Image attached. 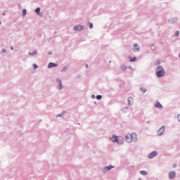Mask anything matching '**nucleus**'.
Returning <instances> with one entry per match:
<instances>
[{"instance_id":"1","label":"nucleus","mask_w":180,"mask_h":180,"mask_svg":"<svg viewBox=\"0 0 180 180\" xmlns=\"http://www.w3.org/2000/svg\"><path fill=\"white\" fill-rule=\"evenodd\" d=\"M125 140L127 143H132V141H137L138 138H137V134L136 133H132V134H127L125 136Z\"/></svg>"},{"instance_id":"2","label":"nucleus","mask_w":180,"mask_h":180,"mask_svg":"<svg viewBox=\"0 0 180 180\" xmlns=\"http://www.w3.org/2000/svg\"><path fill=\"white\" fill-rule=\"evenodd\" d=\"M156 75L158 78L164 77V75H165V70H164V68L158 66L156 69Z\"/></svg>"},{"instance_id":"3","label":"nucleus","mask_w":180,"mask_h":180,"mask_svg":"<svg viewBox=\"0 0 180 180\" xmlns=\"http://www.w3.org/2000/svg\"><path fill=\"white\" fill-rule=\"evenodd\" d=\"M111 140L113 143H117L118 144H123V142L124 141V139H123V137L116 136H112Z\"/></svg>"},{"instance_id":"4","label":"nucleus","mask_w":180,"mask_h":180,"mask_svg":"<svg viewBox=\"0 0 180 180\" xmlns=\"http://www.w3.org/2000/svg\"><path fill=\"white\" fill-rule=\"evenodd\" d=\"M74 30H75V32H82V30H84V27L82 25H75L74 27Z\"/></svg>"},{"instance_id":"5","label":"nucleus","mask_w":180,"mask_h":180,"mask_svg":"<svg viewBox=\"0 0 180 180\" xmlns=\"http://www.w3.org/2000/svg\"><path fill=\"white\" fill-rule=\"evenodd\" d=\"M165 131V127L162 126L160 129L158 131V134L159 136H162V134Z\"/></svg>"},{"instance_id":"6","label":"nucleus","mask_w":180,"mask_h":180,"mask_svg":"<svg viewBox=\"0 0 180 180\" xmlns=\"http://www.w3.org/2000/svg\"><path fill=\"white\" fill-rule=\"evenodd\" d=\"M176 176L175 172H170L169 173V179H174V178Z\"/></svg>"},{"instance_id":"7","label":"nucleus","mask_w":180,"mask_h":180,"mask_svg":"<svg viewBox=\"0 0 180 180\" xmlns=\"http://www.w3.org/2000/svg\"><path fill=\"white\" fill-rule=\"evenodd\" d=\"M134 53H137V51H140V46H139V44H134Z\"/></svg>"},{"instance_id":"8","label":"nucleus","mask_w":180,"mask_h":180,"mask_svg":"<svg viewBox=\"0 0 180 180\" xmlns=\"http://www.w3.org/2000/svg\"><path fill=\"white\" fill-rule=\"evenodd\" d=\"M58 63H50L48 65V68H53V67H58Z\"/></svg>"},{"instance_id":"9","label":"nucleus","mask_w":180,"mask_h":180,"mask_svg":"<svg viewBox=\"0 0 180 180\" xmlns=\"http://www.w3.org/2000/svg\"><path fill=\"white\" fill-rule=\"evenodd\" d=\"M155 155H157V152L153 151L152 153H150L148 155V158H154V157H155Z\"/></svg>"},{"instance_id":"10","label":"nucleus","mask_w":180,"mask_h":180,"mask_svg":"<svg viewBox=\"0 0 180 180\" xmlns=\"http://www.w3.org/2000/svg\"><path fill=\"white\" fill-rule=\"evenodd\" d=\"M155 107L158 108V109H162V105H161L158 101L155 103Z\"/></svg>"},{"instance_id":"11","label":"nucleus","mask_w":180,"mask_h":180,"mask_svg":"<svg viewBox=\"0 0 180 180\" xmlns=\"http://www.w3.org/2000/svg\"><path fill=\"white\" fill-rule=\"evenodd\" d=\"M134 98L131 96H129L128 98V105H131V103H133Z\"/></svg>"},{"instance_id":"12","label":"nucleus","mask_w":180,"mask_h":180,"mask_svg":"<svg viewBox=\"0 0 180 180\" xmlns=\"http://www.w3.org/2000/svg\"><path fill=\"white\" fill-rule=\"evenodd\" d=\"M112 168H113V166L110 165V166H107L105 167V171H110V169H112Z\"/></svg>"},{"instance_id":"13","label":"nucleus","mask_w":180,"mask_h":180,"mask_svg":"<svg viewBox=\"0 0 180 180\" xmlns=\"http://www.w3.org/2000/svg\"><path fill=\"white\" fill-rule=\"evenodd\" d=\"M141 91L143 92V94H146V92H147V89L145 87H141Z\"/></svg>"},{"instance_id":"14","label":"nucleus","mask_w":180,"mask_h":180,"mask_svg":"<svg viewBox=\"0 0 180 180\" xmlns=\"http://www.w3.org/2000/svg\"><path fill=\"white\" fill-rule=\"evenodd\" d=\"M36 54H37V51H34V52H30L29 53V55L30 56H34V55H36Z\"/></svg>"},{"instance_id":"15","label":"nucleus","mask_w":180,"mask_h":180,"mask_svg":"<svg viewBox=\"0 0 180 180\" xmlns=\"http://www.w3.org/2000/svg\"><path fill=\"white\" fill-rule=\"evenodd\" d=\"M35 13H37V15H39V13H40V8H37L35 9Z\"/></svg>"},{"instance_id":"16","label":"nucleus","mask_w":180,"mask_h":180,"mask_svg":"<svg viewBox=\"0 0 180 180\" xmlns=\"http://www.w3.org/2000/svg\"><path fill=\"white\" fill-rule=\"evenodd\" d=\"M58 82H59V89H61L63 88V83L61 82V80H58Z\"/></svg>"},{"instance_id":"17","label":"nucleus","mask_w":180,"mask_h":180,"mask_svg":"<svg viewBox=\"0 0 180 180\" xmlns=\"http://www.w3.org/2000/svg\"><path fill=\"white\" fill-rule=\"evenodd\" d=\"M140 174H141V175H147V172L143 170V171H141V172H140Z\"/></svg>"},{"instance_id":"18","label":"nucleus","mask_w":180,"mask_h":180,"mask_svg":"<svg viewBox=\"0 0 180 180\" xmlns=\"http://www.w3.org/2000/svg\"><path fill=\"white\" fill-rule=\"evenodd\" d=\"M136 57H134V58H129V61H136Z\"/></svg>"},{"instance_id":"19","label":"nucleus","mask_w":180,"mask_h":180,"mask_svg":"<svg viewBox=\"0 0 180 180\" xmlns=\"http://www.w3.org/2000/svg\"><path fill=\"white\" fill-rule=\"evenodd\" d=\"M26 12H27V11H26V9H23V10H22V15H23V16H25Z\"/></svg>"},{"instance_id":"20","label":"nucleus","mask_w":180,"mask_h":180,"mask_svg":"<svg viewBox=\"0 0 180 180\" xmlns=\"http://www.w3.org/2000/svg\"><path fill=\"white\" fill-rule=\"evenodd\" d=\"M175 36H176V37H178V36H179V31L176 32Z\"/></svg>"},{"instance_id":"21","label":"nucleus","mask_w":180,"mask_h":180,"mask_svg":"<svg viewBox=\"0 0 180 180\" xmlns=\"http://www.w3.org/2000/svg\"><path fill=\"white\" fill-rule=\"evenodd\" d=\"M96 99H102V96H101V95H98L97 96H96Z\"/></svg>"},{"instance_id":"22","label":"nucleus","mask_w":180,"mask_h":180,"mask_svg":"<svg viewBox=\"0 0 180 180\" xmlns=\"http://www.w3.org/2000/svg\"><path fill=\"white\" fill-rule=\"evenodd\" d=\"M33 67L34 68H39V66L36 63L33 64Z\"/></svg>"},{"instance_id":"23","label":"nucleus","mask_w":180,"mask_h":180,"mask_svg":"<svg viewBox=\"0 0 180 180\" xmlns=\"http://www.w3.org/2000/svg\"><path fill=\"white\" fill-rule=\"evenodd\" d=\"M65 71H67V68H63L62 69V72H65Z\"/></svg>"},{"instance_id":"24","label":"nucleus","mask_w":180,"mask_h":180,"mask_svg":"<svg viewBox=\"0 0 180 180\" xmlns=\"http://www.w3.org/2000/svg\"><path fill=\"white\" fill-rule=\"evenodd\" d=\"M92 27H94V24L90 23V25H89V28H90V29H92Z\"/></svg>"},{"instance_id":"25","label":"nucleus","mask_w":180,"mask_h":180,"mask_svg":"<svg viewBox=\"0 0 180 180\" xmlns=\"http://www.w3.org/2000/svg\"><path fill=\"white\" fill-rule=\"evenodd\" d=\"M178 121L180 122V115L177 116Z\"/></svg>"},{"instance_id":"26","label":"nucleus","mask_w":180,"mask_h":180,"mask_svg":"<svg viewBox=\"0 0 180 180\" xmlns=\"http://www.w3.org/2000/svg\"><path fill=\"white\" fill-rule=\"evenodd\" d=\"M2 52H3V53H5V52H6V50L3 49V50H2Z\"/></svg>"},{"instance_id":"27","label":"nucleus","mask_w":180,"mask_h":180,"mask_svg":"<svg viewBox=\"0 0 180 180\" xmlns=\"http://www.w3.org/2000/svg\"><path fill=\"white\" fill-rule=\"evenodd\" d=\"M86 68H88V65H86Z\"/></svg>"},{"instance_id":"28","label":"nucleus","mask_w":180,"mask_h":180,"mask_svg":"<svg viewBox=\"0 0 180 180\" xmlns=\"http://www.w3.org/2000/svg\"><path fill=\"white\" fill-rule=\"evenodd\" d=\"M11 50H13V47H11Z\"/></svg>"}]
</instances>
